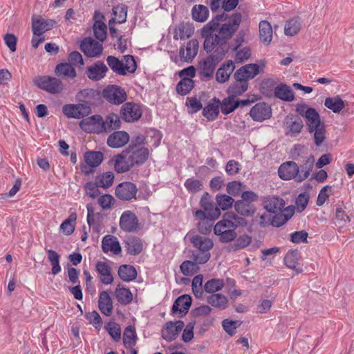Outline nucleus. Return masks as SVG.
Wrapping results in <instances>:
<instances>
[{"mask_svg": "<svg viewBox=\"0 0 354 354\" xmlns=\"http://www.w3.org/2000/svg\"><path fill=\"white\" fill-rule=\"evenodd\" d=\"M48 254V259L52 266L51 273L56 275L61 272L62 268L59 264L60 255L51 249H46Z\"/></svg>", "mask_w": 354, "mask_h": 354, "instance_id": "09e8293b", "label": "nucleus"}, {"mask_svg": "<svg viewBox=\"0 0 354 354\" xmlns=\"http://www.w3.org/2000/svg\"><path fill=\"white\" fill-rule=\"evenodd\" d=\"M235 81L232 83L227 90V93L234 98L243 94L248 88V82L246 81L239 80V78H234Z\"/></svg>", "mask_w": 354, "mask_h": 354, "instance_id": "f704fd0d", "label": "nucleus"}, {"mask_svg": "<svg viewBox=\"0 0 354 354\" xmlns=\"http://www.w3.org/2000/svg\"><path fill=\"white\" fill-rule=\"evenodd\" d=\"M98 308L101 313L106 316H110L113 311V302L106 291L100 292L98 300Z\"/></svg>", "mask_w": 354, "mask_h": 354, "instance_id": "72a5a7b5", "label": "nucleus"}, {"mask_svg": "<svg viewBox=\"0 0 354 354\" xmlns=\"http://www.w3.org/2000/svg\"><path fill=\"white\" fill-rule=\"evenodd\" d=\"M207 301L212 306L220 310L225 309L228 306L227 298L220 293L212 294L207 297Z\"/></svg>", "mask_w": 354, "mask_h": 354, "instance_id": "a19ab883", "label": "nucleus"}, {"mask_svg": "<svg viewBox=\"0 0 354 354\" xmlns=\"http://www.w3.org/2000/svg\"><path fill=\"white\" fill-rule=\"evenodd\" d=\"M264 208L271 213H281L285 207V201L278 196H268L263 201Z\"/></svg>", "mask_w": 354, "mask_h": 354, "instance_id": "a878e982", "label": "nucleus"}, {"mask_svg": "<svg viewBox=\"0 0 354 354\" xmlns=\"http://www.w3.org/2000/svg\"><path fill=\"white\" fill-rule=\"evenodd\" d=\"M142 114L140 106L133 102L124 103L120 109L121 118L127 122H133L138 120Z\"/></svg>", "mask_w": 354, "mask_h": 354, "instance_id": "f8f14e48", "label": "nucleus"}, {"mask_svg": "<svg viewBox=\"0 0 354 354\" xmlns=\"http://www.w3.org/2000/svg\"><path fill=\"white\" fill-rule=\"evenodd\" d=\"M192 16L194 21L204 22L209 17V9L203 5H195L192 9Z\"/></svg>", "mask_w": 354, "mask_h": 354, "instance_id": "de8ad7c7", "label": "nucleus"}, {"mask_svg": "<svg viewBox=\"0 0 354 354\" xmlns=\"http://www.w3.org/2000/svg\"><path fill=\"white\" fill-rule=\"evenodd\" d=\"M137 192L138 188L134 183L125 181L116 186L115 194L118 199L129 201L136 197Z\"/></svg>", "mask_w": 354, "mask_h": 354, "instance_id": "9d476101", "label": "nucleus"}, {"mask_svg": "<svg viewBox=\"0 0 354 354\" xmlns=\"http://www.w3.org/2000/svg\"><path fill=\"white\" fill-rule=\"evenodd\" d=\"M55 73L58 76L74 78L77 73L74 67L69 63H60L55 68Z\"/></svg>", "mask_w": 354, "mask_h": 354, "instance_id": "8fccbe9b", "label": "nucleus"}, {"mask_svg": "<svg viewBox=\"0 0 354 354\" xmlns=\"http://www.w3.org/2000/svg\"><path fill=\"white\" fill-rule=\"evenodd\" d=\"M344 209L343 203L335 205V215L333 218V223L339 229L343 228L351 221V218L346 213Z\"/></svg>", "mask_w": 354, "mask_h": 354, "instance_id": "2f4dec72", "label": "nucleus"}, {"mask_svg": "<svg viewBox=\"0 0 354 354\" xmlns=\"http://www.w3.org/2000/svg\"><path fill=\"white\" fill-rule=\"evenodd\" d=\"M136 334L134 328L131 326H127L123 334V342L127 348H132L136 343Z\"/></svg>", "mask_w": 354, "mask_h": 354, "instance_id": "3c124183", "label": "nucleus"}, {"mask_svg": "<svg viewBox=\"0 0 354 354\" xmlns=\"http://www.w3.org/2000/svg\"><path fill=\"white\" fill-rule=\"evenodd\" d=\"M115 297L123 305H127L133 300V295L129 289L124 288L121 284H118L115 289Z\"/></svg>", "mask_w": 354, "mask_h": 354, "instance_id": "a18cd8bd", "label": "nucleus"}, {"mask_svg": "<svg viewBox=\"0 0 354 354\" xmlns=\"http://www.w3.org/2000/svg\"><path fill=\"white\" fill-rule=\"evenodd\" d=\"M259 26L261 41L266 45L270 44L272 39V28L270 24L267 21H261Z\"/></svg>", "mask_w": 354, "mask_h": 354, "instance_id": "4c0bfd02", "label": "nucleus"}, {"mask_svg": "<svg viewBox=\"0 0 354 354\" xmlns=\"http://www.w3.org/2000/svg\"><path fill=\"white\" fill-rule=\"evenodd\" d=\"M80 49L88 57H98L102 53L103 46L93 38L86 37L80 44Z\"/></svg>", "mask_w": 354, "mask_h": 354, "instance_id": "9b49d317", "label": "nucleus"}, {"mask_svg": "<svg viewBox=\"0 0 354 354\" xmlns=\"http://www.w3.org/2000/svg\"><path fill=\"white\" fill-rule=\"evenodd\" d=\"M260 73L259 66L257 64H249L239 68L234 74V78L248 82Z\"/></svg>", "mask_w": 354, "mask_h": 354, "instance_id": "4be33fe9", "label": "nucleus"}, {"mask_svg": "<svg viewBox=\"0 0 354 354\" xmlns=\"http://www.w3.org/2000/svg\"><path fill=\"white\" fill-rule=\"evenodd\" d=\"M299 253L297 250H290L284 257V263L290 269L295 271V274L302 272V268L299 263Z\"/></svg>", "mask_w": 354, "mask_h": 354, "instance_id": "c85d7f7f", "label": "nucleus"}, {"mask_svg": "<svg viewBox=\"0 0 354 354\" xmlns=\"http://www.w3.org/2000/svg\"><path fill=\"white\" fill-rule=\"evenodd\" d=\"M209 55L198 62L197 71L202 80H209L213 77L216 66L226 55L216 48Z\"/></svg>", "mask_w": 354, "mask_h": 354, "instance_id": "7ed1b4c3", "label": "nucleus"}, {"mask_svg": "<svg viewBox=\"0 0 354 354\" xmlns=\"http://www.w3.org/2000/svg\"><path fill=\"white\" fill-rule=\"evenodd\" d=\"M236 212L243 216H251L255 212L254 205L244 200H239L234 203Z\"/></svg>", "mask_w": 354, "mask_h": 354, "instance_id": "58836bf2", "label": "nucleus"}, {"mask_svg": "<svg viewBox=\"0 0 354 354\" xmlns=\"http://www.w3.org/2000/svg\"><path fill=\"white\" fill-rule=\"evenodd\" d=\"M106 62L109 67L113 72L119 75H125L124 69V63L114 56H108Z\"/></svg>", "mask_w": 354, "mask_h": 354, "instance_id": "bf43d9fd", "label": "nucleus"}, {"mask_svg": "<svg viewBox=\"0 0 354 354\" xmlns=\"http://www.w3.org/2000/svg\"><path fill=\"white\" fill-rule=\"evenodd\" d=\"M184 185L187 190L192 194L197 193L203 189V183L201 180L194 178L187 179Z\"/></svg>", "mask_w": 354, "mask_h": 354, "instance_id": "0e129e2a", "label": "nucleus"}, {"mask_svg": "<svg viewBox=\"0 0 354 354\" xmlns=\"http://www.w3.org/2000/svg\"><path fill=\"white\" fill-rule=\"evenodd\" d=\"M284 126L286 130V135L294 137L301 132L304 128V123L299 117L293 114H289L285 118Z\"/></svg>", "mask_w": 354, "mask_h": 354, "instance_id": "dca6fc26", "label": "nucleus"}, {"mask_svg": "<svg viewBox=\"0 0 354 354\" xmlns=\"http://www.w3.org/2000/svg\"><path fill=\"white\" fill-rule=\"evenodd\" d=\"M221 215L220 209L215 206L213 203L203 207V210H196L195 212L196 217H209L216 219Z\"/></svg>", "mask_w": 354, "mask_h": 354, "instance_id": "37998d69", "label": "nucleus"}, {"mask_svg": "<svg viewBox=\"0 0 354 354\" xmlns=\"http://www.w3.org/2000/svg\"><path fill=\"white\" fill-rule=\"evenodd\" d=\"M235 68L234 62L232 60H228L221 65L217 70L216 73V80L219 83H225L227 82L232 73Z\"/></svg>", "mask_w": 354, "mask_h": 354, "instance_id": "7c9ffc66", "label": "nucleus"}, {"mask_svg": "<svg viewBox=\"0 0 354 354\" xmlns=\"http://www.w3.org/2000/svg\"><path fill=\"white\" fill-rule=\"evenodd\" d=\"M216 203L219 209L227 210L232 207L234 199L226 194H218L216 197Z\"/></svg>", "mask_w": 354, "mask_h": 354, "instance_id": "338daca9", "label": "nucleus"}, {"mask_svg": "<svg viewBox=\"0 0 354 354\" xmlns=\"http://www.w3.org/2000/svg\"><path fill=\"white\" fill-rule=\"evenodd\" d=\"M107 71L108 68L104 63L97 61L88 68L86 73L90 80L99 81L106 76Z\"/></svg>", "mask_w": 354, "mask_h": 354, "instance_id": "b1692460", "label": "nucleus"}, {"mask_svg": "<svg viewBox=\"0 0 354 354\" xmlns=\"http://www.w3.org/2000/svg\"><path fill=\"white\" fill-rule=\"evenodd\" d=\"M250 115L254 121L262 122L271 117L272 109L266 103L259 102L251 109Z\"/></svg>", "mask_w": 354, "mask_h": 354, "instance_id": "a211bd4d", "label": "nucleus"}, {"mask_svg": "<svg viewBox=\"0 0 354 354\" xmlns=\"http://www.w3.org/2000/svg\"><path fill=\"white\" fill-rule=\"evenodd\" d=\"M198 264V263H196L194 261H185L180 266V271L185 276H192L197 272L199 269Z\"/></svg>", "mask_w": 354, "mask_h": 354, "instance_id": "052dcab7", "label": "nucleus"}, {"mask_svg": "<svg viewBox=\"0 0 354 354\" xmlns=\"http://www.w3.org/2000/svg\"><path fill=\"white\" fill-rule=\"evenodd\" d=\"M123 151L133 167L143 164L149 156V150L145 147L134 149L132 147H128Z\"/></svg>", "mask_w": 354, "mask_h": 354, "instance_id": "ddd939ff", "label": "nucleus"}, {"mask_svg": "<svg viewBox=\"0 0 354 354\" xmlns=\"http://www.w3.org/2000/svg\"><path fill=\"white\" fill-rule=\"evenodd\" d=\"M102 249L104 253L111 252L116 255L120 254L122 251L118 239L113 235H106L103 237L102 241Z\"/></svg>", "mask_w": 354, "mask_h": 354, "instance_id": "bb28decb", "label": "nucleus"}, {"mask_svg": "<svg viewBox=\"0 0 354 354\" xmlns=\"http://www.w3.org/2000/svg\"><path fill=\"white\" fill-rule=\"evenodd\" d=\"M130 140L129 134L124 131H115L107 138V145L113 149H119L125 146Z\"/></svg>", "mask_w": 354, "mask_h": 354, "instance_id": "f3484780", "label": "nucleus"}, {"mask_svg": "<svg viewBox=\"0 0 354 354\" xmlns=\"http://www.w3.org/2000/svg\"><path fill=\"white\" fill-rule=\"evenodd\" d=\"M94 35L100 41H103L106 37V25L101 21H96L93 25Z\"/></svg>", "mask_w": 354, "mask_h": 354, "instance_id": "774afa93", "label": "nucleus"}, {"mask_svg": "<svg viewBox=\"0 0 354 354\" xmlns=\"http://www.w3.org/2000/svg\"><path fill=\"white\" fill-rule=\"evenodd\" d=\"M184 326L181 320L167 322L162 331V337L167 341H172L178 336Z\"/></svg>", "mask_w": 354, "mask_h": 354, "instance_id": "6ab92c4d", "label": "nucleus"}, {"mask_svg": "<svg viewBox=\"0 0 354 354\" xmlns=\"http://www.w3.org/2000/svg\"><path fill=\"white\" fill-rule=\"evenodd\" d=\"M194 86V82L189 77H183L176 85V91L181 95L189 93Z\"/></svg>", "mask_w": 354, "mask_h": 354, "instance_id": "864d4df0", "label": "nucleus"}, {"mask_svg": "<svg viewBox=\"0 0 354 354\" xmlns=\"http://www.w3.org/2000/svg\"><path fill=\"white\" fill-rule=\"evenodd\" d=\"M224 286L223 279H212L208 280L204 285L205 292L210 294H215V292L221 290Z\"/></svg>", "mask_w": 354, "mask_h": 354, "instance_id": "4d7b16f0", "label": "nucleus"}, {"mask_svg": "<svg viewBox=\"0 0 354 354\" xmlns=\"http://www.w3.org/2000/svg\"><path fill=\"white\" fill-rule=\"evenodd\" d=\"M112 161L113 162L114 169L118 174L125 173L133 167L124 151L115 156Z\"/></svg>", "mask_w": 354, "mask_h": 354, "instance_id": "cd10ccee", "label": "nucleus"}, {"mask_svg": "<svg viewBox=\"0 0 354 354\" xmlns=\"http://www.w3.org/2000/svg\"><path fill=\"white\" fill-rule=\"evenodd\" d=\"M119 225L126 232H136L139 229L138 218L133 212L124 211L120 216Z\"/></svg>", "mask_w": 354, "mask_h": 354, "instance_id": "4468645a", "label": "nucleus"}, {"mask_svg": "<svg viewBox=\"0 0 354 354\" xmlns=\"http://www.w3.org/2000/svg\"><path fill=\"white\" fill-rule=\"evenodd\" d=\"M233 51L235 53L234 59L237 63L244 62L251 57V49L248 46L239 47L236 50H233Z\"/></svg>", "mask_w": 354, "mask_h": 354, "instance_id": "e2e57ef3", "label": "nucleus"}, {"mask_svg": "<svg viewBox=\"0 0 354 354\" xmlns=\"http://www.w3.org/2000/svg\"><path fill=\"white\" fill-rule=\"evenodd\" d=\"M274 93L276 97L286 102H292L295 95L290 87L285 84H280L274 88Z\"/></svg>", "mask_w": 354, "mask_h": 354, "instance_id": "c9c22d12", "label": "nucleus"}, {"mask_svg": "<svg viewBox=\"0 0 354 354\" xmlns=\"http://www.w3.org/2000/svg\"><path fill=\"white\" fill-rule=\"evenodd\" d=\"M95 270L102 283L108 285L111 284L113 281L111 268L106 262L97 261L95 264Z\"/></svg>", "mask_w": 354, "mask_h": 354, "instance_id": "393cba45", "label": "nucleus"}, {"mask_svg": "<svg viewBox=\"0 0 354 354\" xmlns=\"http://www.w3.org/2000/svg\"><path fill=\"white\" fill-rule=\"evenodd\" d=\"M104 159V154L101 151H88L84 155V162L81 165V170L88 174L93 172L95 168L98 167Z\"/></svg>", "mask_w": 354, "mask_h": 354, "instance_id": "6e6552de", "label": "nucleus"}, {"mask_svg": "<svg viewBox=\"0 0 354 354\" xmlns=\"http://www.w3.org/2000/svg\"><path fill=\"white\" fill-rule=\"evenodd\" d=\"M324 105L334 113H339L345 106L344 102L339 96L328 97L325 99Z\"/></svg>", "mask_w": 354, "mask_h": 354, "instance_id": "49530a36", "label": "nucleus"}, {"mask_svg": "<svg viewBox=\"0 0 354 354\" xmlns=\"http://www.w3.org/2000/svg\"><path fill=\"white\" fill-rule=\"evenodd\" d=\"M33 83L38 88L52 94L59 93L63 90L62 81L54 77L37 76L34 78Z\"/></svg>", "mask_w": 354, "mask_h": 354, "instance_id": "423d86ee", "label": "nucleus"}, {"mask_svg": "<svg viewBox=\"0 0 354 354\" xmlns=\"http://www.w3.org/2000/svg\"><path fill=\"white\" fill-rule=\"evenodd\" d=\"M252 242V237L248 234H243L238 237L235 242L230 245L233 251L243 249L248 246Z\"/></svg>", "mask_w": 354, "mask_h": 354, "instance_id": "69168bd1", "label": "nucleus"}, {"mask_svg": "<svg viewBox=\"0 0 354 354\" xmlns=\"http://www.w3.org/2000/svg\"><path fill=\"white\" fill-rule=\"evenodd\" d=\"M126 248L129 254L136 256L141 253L143 245L139 238L131 237L126 241Z\"/></svg>", "mask_w": 354, "mask_h": 354, "instance_id": "c03bdc74", "label": "nucleus"}, {"mask_svg": "<svg viewBox=\"0 0 354 354\" xmlns=\"http://www.w3.org/2000/svg\"><path fill=\"white\" fill-rule=\"evenodd\" d=\"M192 297L188 295L180 296L173 304L172 312L174 313L178 312L183 315L187 314L192 305Z\"/></svg>", "mask_w": 354, "mask_h": 354, "instance_id": "c756f323", "label": "nucleus"}, {"mask_svg": "<svg viewBox=\"0 0 354 354\" xmlns=\"http://www.w3.org/2000/svg\"><path fill=\"white\" fill-rule=\"evenodd\" d=\"M103 126L105 133L119 129L121 127L120 118L115 113H109L106 116L105 120L103 119Z\"/></svg>", "mask_w": 354, "mask_h": 354, "instance_id": "e433bc0d", "label": "nucleus"}, {"mask_svg": "<svg viewBox=\"0 0 354 354\" xmlns=\"http://www.w3.org/2000/svg\"><path fill=\"white\" fill-rule=\"evenodd\" d=\"M221 102L218 99L214 97L203 109V115L208 120H214L218 113Z\"/></svg>", "mask_w": 354, "mask_h": 354, "instance_id": "473e14b6", "label": "nucleus"}, {"mask_svg": "<svg viewBox=\"0 0 354 354\" xmlns=\"http://www.w3.org/2000/svg\"><path fill=\"white\" fill-rule=\"evenodd\" d=\"M118 276L124 281H131L137 277V271L133 266L122 265L118 271Z\"/></svg>", "mask_w": 354, "mask_h": 354, "instance_id": "79ce46f5", "label": "nucleus"}, {"mask_svg": "<svg viewBox=\"0 0 354 354\" xmlns=\"http://www.w3.org/2000/svg\"><path fill=\"white\" fill-rule=\"evenodd\" d=\"M299 167L292 161L283 163L278 169L279 177L283 180H290L295 178L298 182Z\"/></svg>", "mask_w": 354, "mask_h": 354, "instance_id": "aec40b11", "label": "nucleus"}, {"mask_svg": "<svg viewBox=\"0 0 354 354\" xmlns=\"http://www.w3.org/2000/svg\"><path fill=\"white\" fill-rule=\"evenodd\" d=\"M80 128L88 133H104L103 129V118L100 115H94L82 119L80 122Z\"/></svg>", "mask_w": 354, "mask_h": 354, "instance_id": "1a4fd4ad", "label": "nucleus"}, {"mask_svg": "<svg viewBox=\"0 0 354 354\" xmlns=\"http://www.w3.org/2000/svg\"><path fill=\"white\" fill-rule=\"evenodd\" d=\"M56 24V21L54 19H45L42 18L32 19V33L35 36H42V35L52 29Z\"/></svg>", "mask_w": 354, "mask_h": 354, "instance_id": "5701e85b", "label": "nucleus"}, {"mask_svg": "<svg viewBox=\"0 0 354 354\" xmlns=\"http://www.w3.org/2000/svg\"><path fill=\"white\" fill-rule=\"evenodd\" d=\"M199 44L196 39L189 40L185 47H180L179 56L182 61L191 62L196 56L198 51Z\"/></svg>", "mask_w": 354, "mask_h": 354, "instance_id": "412c9836", "label": "nucleus"}, {"mask_svg": "<svg viewBox=\"0 0 354 354\" xmlns=\"http://www.w3.org/2000/svg\"><path fill=\"white\" fill-rule=\"evenodd\" d=\"M241 20L242 15L239 12L230 16L222 13L213 17L201 29L204 50L209 53L216 48L226 54L229 50L227 42L238 30Z\"/></svg>", "mask_w": 354, "mask_h": 354, "instance_id": "f257e3e1", "label": "nucleus"}, {"mask_svg": "<svg viewBox=\"0 0 354 354\" xmlns=\"http://www.w3.org/2000/svg\"><path fill=\"white\" fill-rule=\"evenodd\" d=\"M194 28L187 24H180L174 30V39L175 40L189 38L194 34Z\"/></svg>", "mask_w": 354, "mask_h": 354, "instance_id": "ea45409f", "label": "nucleus"}, {"mask_svg": "<svg viewBox=\"0 0 354 354\" xmlns=\"http://www.w3.org/2000/svg\"><path fill=\"white\" fill-rule=\"evenodd\" d=\"M200 219L198 224V229L200 233L208 234L211 232L215 219L209 217H197Z\"/></svg>", "mask_w": 354, "mask_h": 354, "instance_id": "13d9d810", "label": "nucleus"}, {"mask_svg": "<svg viewBox=\"0 0 354 354\" xmlns=\"http://www.w3.org/2000/svg\"><path fill=\"white\" fill-rule=\"evenodd\" d=\"M247 225L245 219L233 212L225 213L222 218L214 227V232L218 236L222 243H228L234 240L237 236L235 230L239 226Z\"/></svg>", "mask_w": 354, "mask_h": 354, "instance_id": "f03ea898", "label": "nucleus"}, {"mask_svg": "<svg viewBox=\"0 0 354 354\" xmlns=\"http://www.w3.org/2000/svg\"><path fill=\"white\" fill-rule=\"evenodd\" d=\"M191 242L198 250L192 253V259L196 263H205L210 258V250L214 246L212 239L200 235L191 238Z\"/></svg>", "mask_w": 354, "mask_h": 354, "instance_id": "20e7f679", "label": "nucleus"}, {"mask_svg": "<svg viewBox=\"0 0 354 354\" xmlns=\"http://www.w3.org/2000/svg\"><path fill=\"white\" fill-rule=\"evenodd\" d=\"M306 118V124L310 133H314L315 145L319 147L326 138V127L320 120L318 112L313 109L308 113Z\"/></svg>", "mask_w": 354, "mask_h": 354, "instance_id": "39448f33", "label": "nucleus"}, {"mask_svg": "<svg viewBox=\"0 0 354 354\" xmlns=\"http://www.w3.org/2000/svg\"><path fill=\"white\" fill-rule=\"evenodd\" d=\"M301 29V20L299 17L293 18L286 22L284 32L286 35L294 36Z\"/></svg>", "mask_w": 354, "mask_h": 354, "instance_id": "603ef678", "label": "nucleus"}, {"mask_svg": "<svg viewBox=\"0 0 354 354\" xmlns=\"http://www.w3.org/2000/svg\"><path fill=\"white\" fill-rule=\"evenodd\" d=\"M103 97L109 103L119 105L124 102L127 98V95L122 87L111 84L107 86L102 91Z\"/></svg>", "mask_w": 354, "mask_h": 354, "instance_id": "0eeeda50", "label": "nucleus"}, {"mask_svg": "<svg viewBox=\"0 0 354 354\" xmlns=\"http://www.w3.org/2000/svg\"><path fill=\"white\" fill-rule=\"evenodd\" d=\"M313 167V159L311 160V158H310L306 160L302 165H301L300 169L299 168L298 182H301L306 179L308 177L310 171L312 170Z\"/></svg>", "mask_w": 354, "mask_h": 354, "instance_id": "680f3d73", "label": "nucleus"}, {"mask_svg": "<svg viewBox=\"0 0 354 354\" xmlns=\"http://www.w3.org/2000/svg\"><path fill=\"white\" fill-rule=\"evenodd\" d=\"M220 106L221 112L224 115H227L238 108V104H236V98L231 97L229 95L227 97L223 100Z\"/></svg>", "mask_w": 354, "mask_h": 354, "instance_id": "6e6d98bb", "label": "nucleus"}, {"mask_svg": "<svg viewBox=\"0 0 354 354\" xmlns=\"http://www.w3.org/2000/svg\"><path fill=\"white\" fill-rule=\"evenodd\" d=\"M62 111L67 118L80 119L90 114L91 108L86 104H66Z\"/></svg>", "mask_w": 354, "mask_h": 354, "instance_id": "2eb2a0df", "label": "nucleus"}, {"mask_svg": "<svg viewBox=\"0 0 354 354\" xmlns=\"http://www.w3.org/2000/svg\"><path fill=\"white\" fill-rule=\"evenodd\" d=\"M114 178L115 176L113 172L106 171L100 175H98L96 177L95 180L100 187L106 189L113 185Z\"/></svg>", "mask_w": 354, "mask_h": 354, "instance_id": "5fc2aeb1", "label": "nucleus"}]
</instances>
